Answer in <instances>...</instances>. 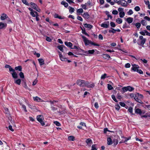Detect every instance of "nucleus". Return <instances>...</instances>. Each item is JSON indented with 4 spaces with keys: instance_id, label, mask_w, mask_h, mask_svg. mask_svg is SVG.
I'll return each mask as SVG.
<instances>
[{
    "instance_id": "1",
    "label": "nucleus",
    "mask_w": 150,
    "mask_h": 150,
    "mask_svg": "<svg viewBox=\"0 0 150 150\" xmlns=\"http://www.w3.org/2000/svg\"><path fill=\"white\" fill-rule=\"evenodd\" d=\"M82 37L83 39V41L86 45H88L89 44H91L92 45L94 46H99V45L98 44L94 43L91 41L88 40L85 36H82Z\"/></svg>"
},
{
    "instance_id": "2",
    "label": "nucleus",
    "mask_w": 150,
    "mask_h": 150,
    "mask_svg": "<svg viewBox=\"0 0 150 150\" xmlns=\"http://www.w3.org/2000/svg\"><path fill=\"white\" fill-rule=\"evenodd\" d=\"M37 120L40 123L41 125L43 126L45 125V123L44 121V120L43 116L41 115H38L37 117Z\"/></svg>"
},
{
    "instance_id": "3",
    "label": "nucleus",
    "mask_w": 150,
    "mask_h": 150,
    "mask_svg": "<svg viewBox=\"0 0 150 150\" xmlns=\"http://www.w3.org/2000/svg\"><path fill=\"white\" fill-rule=\"evenodd\" d=\"M144 96L140 94L139 93L136 94V97L135 100L137 102L141 103L142 101L141 100L143 98Z\"/></svg>"
},
{
    "instance_id": "4",
    "label": "nucleus",
    "mask_w": 150,
    "mask_h": 150,
    "mask_svg": "<svg viewBox=\"0 0 150 150\" xmlns=\"http://www.w3.org/2000/svg\"><path fill=\"white\" fill-rule=\"evenodd\" d=\"M139 40H138V41H139V40H140L141 41H140V43H139L138 42V44L139 45H142L143 47V45L146 41V39L144 38L143 37L142 35L139 36Z\"/></svg>"
},
{
    "instance_id": "5",
    "label": "nucleus",
    "mask_w": 150,
    "mask_h": 150,
    "mask_svg": "<svg viewBox=\"0 0 150 150\" xmlns=\"http://www.w3.org/2000/svg\"><path fill=\"white\" fill-rule=\"evenodd\" d=\"M86 81L81 80H78L77 82V84L81 87H85V85Z\"/></svg>"
},
{
    "instance_id": "6",
    "label": "nucleus",
    "mask_w": 150,
    "mask_h": 150,
    "mask_svg": "<svg viewBox=\"0 0 150 150\" xmlns=\"http://www.w3.org/2000/svg\"><path fill=\"white\" fill-rule=\"evenodd\" d=\"M31 7L38 12H40V9L38 8V6L35 3L33 2H31L30 4Z\"/></svg>"
},
{
    "instance_id": "7",
    "label": "nucleus",
    "mask_w": 150,
    "mask_h": 150,
    "mask_svg": "<svg viewBox=\"0 0 150 150\" xmlns=\"http://www.w3.org/2000/svg\"><path fill=\"white\" fill-rule=\"evenodd\" d=\"M119 5H121L122 6L124 7H127V2L125 0H120Z\"/></svg>"
},
{
    "instance_id": "8",
    "label": "nucleus",
    "mask_w": 150,
    "mask_h": 150,
    "mask_svg": "<svg viewBox=\"0 0 150 150\" xmlns=\"http://www.w3.org/2000/svg\"><path fill=\"white\" fill-rule=\"evenodd\" d=\"M132 67L131 68V70L134 71H137L138 68H139V66L136 64H132Z\"/></svg>"
},
{
    "instance_id": "9",
    "label": "nucleus",
    "mask_w": 150,
    "mask_h": 150,
    "mask_svg": "<svg viewBox=\"0 0 150 150\" xmlns=\"http://www.w3.org/2000/svg\"><path fill=\"white\" fill-rule=\"evenodd\" d=\"M33 100L37 102H44V101L43 100L41 99L39 97H38V96H35V97H33Z\"/></svg>"
},
{
    "instance_id": "10",
    "label": "nucleus",
    "mask_w": 150,
    "mask_h": 150,
    "mask_svg": "<svg viewBox=\"0 0 150 150\" xmlns=\"http://www.w3.org/2000/svg\"><path fill=\"white\" fill-rule=\"evenodd\" d=\"M7 24L0 22V29H5L7 27Z\"/></svg>"
},
{
    "instance_id": "11",
    "label": "nucleus",
    "mask_w": 150,
    "mask_h": 150,
    "mask_svg": "<svg viewBox=\"0 0 150 150\" xmlns=\"http://www.w3.org/2000/svg\"><path fill=\"white\" fill-rule=\"evenodd\" d=\"M85 86L88 88H93L94 86V84L93 83H90L88 81H86Z\"/></svg>"
},
{
    "instance_id": "12",
    "label": "nucleus",
    "mask_w": 150,
    "mask_h": 150,
    "mask_svg": "<svg viewBox=\"0 0 150 150\" xmlns=\"http://www.w3.org/2000/svg\"><path fill=\"white\" fill-rule=\"evenodd\" d=\"M8 18L7 15L4 13H2L1 16L0 18L1 20H4Z\"/></svg>"
},
{
    "instance_id": "13",
    "label": "nucleus",
    "mask_w": 150,
    "mask_h": 150,
    "mask_svg": "<svg viewBox=\"0 0 150 150\" xmlns=\"http://www.w3.org/2000/svg\"><path fill=\"white\" fill-rule=\"evenodd\" d=\"M13 72L11 73L12 76L14 79H15L18 77V75L16 72H15V70L14 69L13 71H12Z\"/></svg>"
},
{
    "instance_id": "14",
    "label": "nucleus",
    "mask_w": 150,
    "mask_h": 150,
    "mask_svg": "<svg viewBox=\"0 0 150 150\" xmlns=\"http://www.w3.org/2000/svg\"><path fill=\"white\" fill-rule=\"evenodd\" d=\"M14 83L18 85H20L21 82V80L20 79H14Z\"/></svg>"
},
{
    "instance_id": "15",
    "label": "nucleus",
    "mask_w": 150,
    "mask_h": 150,
    "mask_svg": "<svg viewBox=\"0 0 150 150\" xmlns=\"http://www.w3.org/2000/svg\"><path fill=\"white\" fill-rule=\"evenodd\" d=\"M101 26L105 28H107L109 26V22H108V24L102 23L101 24Z\"/></svg>"
},
{
    "instance_id": "16",
    "label": "nucleus",
    "mask_w": 150,
    "mask_h": 150,
    "mask_svg": "<svg viewBox=\"0 0 150 150\" xmlns=\"http://www.w3.org/2000/svg\"><path fill=\"white\" fill-rule=\"evenodd\" d=\"M133 18L132 17H129L126 19V21L128 23H131L133 21Z\"/></svg>"
},
{
    "instance_id": "17",
    "label": "nucleus",
    "mask_w": 150,
    "mask_h": 150,
    "mask_svg": "<svg viewBox=\"0 0 150 150\" xmlns=\"http://www.w3.org/2000/svg\"><path fill=\"white\" fill-rule=\"evenodd\" d=\"M59 57L61 60L62 61H65L66 60V59L64 58L61 54V52H59Z\"/></svg>"
},
{
    "instance_id": "18",
    "label": "nucleus",
    "mask_w": 150,
    "mask_h": 150,
    "mask_svg": "<svg viewBox=\"0 0 150 150\" xmlns=\"http://www.w3.org/2000/svg\"><path fill=\"white\" fill-rule=\"evenodd\" d=\"M112 143V139L110 137H108L107 138V144L108 145H111Z\"/></svg>"
},
{
    "instance_id": "19",
    "label": "nucleus",
    "mask_w": 150,
    "mask_h": 150,
    "mask_svg": "<svg viewBox=\"0 0 150 150\" xmlns=\"http://www.w3.org/2000/svg\"><path fill=\"white\" fill-rule=\"evenodd\" d=\"M86 142L88 145H91L92 144L93 142L92 140L90 139H88L86 140Z\"/></svg>"
},
{
    "instance_id": "20",
    "label": "nucleus",
    "mask_w": 150,
    "mask_h": 150,
    "mask_svg": "<svg viewBox=\"0 0 150 150\" xmlns=\"http://www.w3.org/2000/svg\"><path fill=\"white\" fill-rule=\"evenodd\" d=\"M40 65H42L44 64V60L42 59H38Z\"/></svg>"
},
{
    "instance_id": "21",
    "label": "nucleus",
    "mask_w": 150,
    "mask_h": 150,
    "mask_svg": "<svg viewBox=\"0 0 150 150\" xmlns=\"http://www.w3.org/2000/svg\"><path fill=\"white\" fill-rule=\"evenodd\" d=\"M83 25L85 27L88 28L90 29H91L93 27V26L92 25L87 23L84 24Z\"/></svg>"
},
{
    "instance_id": "22",
    "label": "nucleus",
    "mask_w": 150,
    "mask_h": 150,
    "mask_svg": "<svg viewBox=\"0 0 150 150\" xmlns=\"http://www.w3.org/2000/svg\"><path fill=\"white\" fill-rule=\"evenodd\" d=\"M141 117L142 118H147L148 117H149L150 118V113H146L145 115H141Z\"/></svg>"
},
{
    "instance_id": "23",
    "label": "nucleus",
    "mask_w": 150,
    "mask_h": 150,
    "mask_svg": "<svg viewBox=\"0 0 150 150\" xmlns=\"http://www.w3.org/2000/svg\"><path fill=\"white\" fill-rule=\"evenodd\" d=\"M135 113L136 114L141 115L142 113V112L141 109L139 108H137L135 110Z\"/></svg>"
},
{
    "instance_id": "24",
    "label": "nucleus",
    "mask_w": 150,
    "mask_h": 150,
    "mask_svg": "<svg viewBox=\"0 0 150 150\" xmlns=\"http://www.w3.org/2000/svg\"><path fill=\"white\" fill-rule=\"evenodd\" d=\"M64 43L68 47H71L72 46V44L70 42H65Z\"/></svg>"
},
{
    "instance_id": "25",
    "label": "nucleus",
    "mask_w": 150,
    "mask_h": 150,
    "mask_svg": "<svg viewBox=\"0 0 150 150\" xmlns=\"http://www.w3.org/2000/svg\"><path fill=\"white\" fill-rule=\"evenodd\" d=\"M82 16L83 18H88L89 17V15L87 12L84 13L82 15Z\"/></svg>"
},
{
    "instance_id": "26",
    "label": "nucleus",
    "mask_w": 150,
    "mask_h": 150,
    "mask_svg": "<svg viewBox=\"0 0 150 150\" xmlns=\"http://www.w3.org/2000/svg\"><path fill=\"white\" fill-rule=\"evenodd\" d=\"M5 67L6 68H8L9 69V71H13L14 69H13L11 67L8 65H6L5 66Z\"/></svg>"
},
{
    "instance_id": "27",
    "label": "nucleus",
    "mask_w": 150,
    "mask_h": 150,
    "mask_svg": "<svg viewBox=\"0 0 150 150\" xmlns=\"http://www.w3.org/2000/svg\"><path fill=\"white\" fill-rule=\"evenodd\" d=\"M120 17L121 18H123L125 16V13L124 12H119V13Z\"/></svg>"
},
{
    "instance_id": "28",
    "label": "nucleus",
    "mask_w": 150,
    "mask_h": 150,
    "mask_svg": "<svg viewBox=\"0 0 150 150\" xmlns=\"http://www.w3.org/2000/svg\"><path fill=\"white\" fill-rule=\"evenodd\" d=\"M83 12V9L81 8H80L79 9H78L77 10V14H79L80 13H82Z\"/></svg>"
},
{
    "instance_id": "29",
    "label": "nucleus",
    "mask_w": 150,
    "mask_h": 150,
    "mask_svg": "<svg viewBox=\"0 0 150 150\" xmlns=\"http://www.w3.org/2000/svg\"><path fill=\"white\" fill-rule=\"evenodd\" d=\"M127 87L128 91H132L134 89V88L133 87H131L130 86H128Z\"/></svg>"
},
{
    "instance_id": "30",
    "label": "nucleus",
    "mask_w": 150,
    "mask_h": 150,
    "mask_svg": "<svg viewBox=\"0 0 150 150\" xmlns=\"http://www.w3.org/2000/svg\"><path fill=\"white\" fill-rule=\"evenodd\" d=\"M116 22L118 24H121L122 23V21L121 18H118L116 19Z\"/></svg>"
},
{
    "instance_id": "31",
    "label": "nucleus",
    "mask_w": 150,
    "mask_h": 150,
    "mask_svg": "<svg viewBox=\"0 0 150 150\" xmlns=\"http://www.w3.org/2000/svg\"><path fill=\"white\" fill-rule=\"evenodd\" d=\"M69 10L70 13H72L74 12L75 9L73 8H72L71 7H69Z\"/></svg>"
},
{
    "instance_id": "32",
    "label": "nucleus",
    "mask_w": 150,
    "mask_h": 150,
    "mask_svg": "<svg viewBox=\"0 0 150 150\" xmlns=\"http://www.w3.org/2000/svg\"><path fill=\"white\" fill-rule=\"evenodd\" d=\"M147 31V30H144V31L140 32H139V33L141 35H142L145 36L146 35V33Z\"/></svg>"
},
{
    "instance_id": "33",
    "label": "nucleus",
    "mask_w": 150,
    "mask_h": 150,
    "mask_svg": "<svg viewBox=\"0 0 150 150\" xmlns=\"http://www.w3.org/2000/svg\"><path fill=\"white\" fill-rule=\"evenodd\" d=\"M61 4L64 5V6L66 7H68V4L65 1H62L61 2Z\"/></svg>"
},
{
    "instance_id": "34",
    "label": "nucleus",
    "mask_w": 150,
    "mask_h": 150,
    "mask_svg": "<svg viewBox=\"0 0 150 150\" xmlns=\"http://www.w3.org/2000/svg\"><path fill=\"white\" fill-rule=\"evenodd\" d=\"M112 142L114 144V145H116L117 144H118V141L117 139H115L113 140Z\"/></svg>"
},
{
    "instance_id": "35",
    "label": "nucleus",
    "mask_w": 150,
    "mask_h": 150,
    "mask_svg": "<svg viewBox=\"0 0 150 150\" xmlns=\"http://www.w3.org/2000/svg\"><path fill=\"white\" fill-rule=\"evenodd\" d=\"M68 140H69L74 141V140L75 137L72 136H70L68 137Z\"/></svg>"
},
{
    "instance_id": "36",
    "label": "nucleus",
    "mask_w": 150,
    "mask_h": 150,
    "mask_svg": "<svg viewBox=\"0 0 150 150\" xmlns=\"http://www.w3.org/2000/svg\"><path fill=\"white\" fill-rule=\"evenodd\" d=\"M15 69L16 70H18L19 71H22V67L21 66H18V67H16Z\"/></svg>"
},
{
    "instance_id": "37",
    "label": "nucleus",
    "mask_w": 150,
    "mask_h": 150,
    "mask_svg": "<svg viewBox=\"0 0 150 150\" xmlns=\"http://www.w3.org/2000/svg\"><path fill=\"white\" fill-rule=\"evenodd\" d=\"M64 46L63 45L59 46L57 47V48L61 51L63 52V47Z\"/></svg>"
},
{
    "instance_id": "38",
    "label": "nucleus",
    "mask_w": 150,
    "mask_h": 150,
    "mask_svg": "<svg viewBox=\"0 0 150 150\" xmlns=\"http://www.w3.org/2000/svg\"><path fill=\"white\" fill-rule=\"evenodd\" d=\"M122 91H123V93L127 91H128L127 87H124L122 88Z\"/></svg>"
},
{
    "instance_id": "39",
    "label": "nucleus",
    "mask_w": 150,
    "mask_h": 150,
    "mask_svg": "<svg viewBox=\"0 0 150 150\" xmlns=\"http://www.w3.org/2000/svg\"><path fill=\"white\" fill-rule=\"evenodd\" d=\"M103 57L105 58V59H106V58H110V56L108 54H103Z\"/></svg>"
},
{
    "instance_id": "40",
    "label": "nucleus",
    "mask_w": 150,
    "mask_h": 150,
    "mask_svg": "<svg viewBox=\"0 0 150 150\" xmlns=\"http://www.w3.org/2000/svg\"><path fill=\"white\" fill-rule=\"evenodd\" d=\"M108 88L109 90H112L113 89V87L112 86L109 84H108Z\"/></svg>"
},
{
    "instance_id": "41",
    "label": "nucleus",
    "mask_w": 150,
    "mask_h": 150,
    "mask_svg": "<svg viewBox=\"0 0 150 150\" xmlns=\"http://www.w3.org/2000/svg\"><path fill=\"white\" fill-rule=\"evenodd\" d=\"M19 76L22 79H23L24 78V76L23 74V73L22 72H21L19 73Z\"/></svg>"
},
{
    "instance_id": "42",
    "label": "nucleus",
    "mask_w": 150,
    "mask_h": 150,
    "mask_svg": "<svg viewBox=\"0 0 150 150\" xmlns=\"http://www.w3.org/2000/svg\"><path fill=\"white\" fill-rule=\"evenodd\" d=\"M54 123L57 126H60L61 125L60 123L57 121H54Z\"/></svg>"
},
{
    "instance_id": "43",
    "label": "nucleus",
    "mask_w": 150,
    "mask_h": 150,
    "mask_svg": "<svg viewBox=\"0 0 150 150\" xmlns=\"http://www.w3.org/2000/svg\"><path fill=\"white\" fill-rule=\"evenodd\" d=\"M35 11H32L30 12V15L33 17H35L36 16V14H35Z\"/></svg>"
},
{
    "instance_id": "44",
    "label": "nucleus",
    "mask_w": 150,
    "mask_h": 150,
    "mask_svg": "<svg viewBox=\"0 0 150 150\" xmlns=\"http://www.w3.org/2000/svg\"><path fill=\"white\" fill-rule=\"evenodd\" d=\"M130 96L132 98H134L135 99L136 97V94H134L133 93L131 94H130Z\"/></svg>"
},
{
    "instance_id": "45",
    "label": "nucleus",
    "mask_w": 150,
    "mask_h": 150,
    "mask_svg": "<svg viewBox=\"0 0 150 150\" xmlns=\"http://www.w3.org/2000/svg\"><path fill=\"white\" fill-rule=\"evenodd\" d=\"M135 26L137 28H139L141 26V24L139 23H137L135 24Z\"/></svg>"
},
{
    "instance_id": "46",
    "label": "nucleus",
    "mask_w": 150,
    "mask_h": 150,
    "mask_svg": "<svg viewBox=\"0 0 150 150\" xmlns=\"http://www.w3.org/2000/svg\"><path fill=\"white\" fill-rule=\"evenodd\" d=\"M141 23L143 25H145L146 24V21L144 20H142L141 21Z\"/></svg>"
},
{
    "instance_id": "47",
    "label": "nucleus",
    "mask_w": 150,
    "mask_h": 150,
    "mask_svg": "<svg viewBox=\"0 0 150 150\" xmlns=\"http://www.w3.org/2000/svg\"><path fill=\"white\" fill-rule=\"evenodd\" d=\"M133 12L132 9H130L129 11L127 12V14L128 15H130L132 14Z\"/></svg>"
},
{
    "instance_id": "48",
    "label": "nucleus",
    "mask_w": 150,
    "mask_h": 150,
    "mask_svg": "<svg viewBox=\"0 0 150 150\" xmlns=\"http://www.w3.org/2000/svg\"><path fill=\"white\" fill-rule=\"evenodd\" d=\"M134 9L136 11H139L140 10V8L139 6H136L134 8Z\"/></svg>"
},
{
    "instance_id": "49",
    "label": "nucleus",
    "mask_w": 150,
    "mask_h": 150,
    "mask_svg": "<svg viewBox=\"0 0 150 150\" xmlns=\"http://www.w3.org/2000/svg\"><path fill=\"white\" fill-rule=\"evenodd\" d=\"M22 1L27 6H29V4L27 1L26 0H22Z\"/></svg>"
},
{
    "instance_id": "50",
    "label": "nucleus",
    "mask_w": 150,
    "mask_h": 150,
    "mask_svg": "<svg viewBox=\"0 0 150 150\" xmlns=\"http://www.w3.org/2000/svg\"><path fill=\"white\" fill-rule=\"evenodd\" d=\"M35 14H36V16H35L36 20L37 21H38L39 20V18L38 17L39 15H38V13L36 11H35Z\"/></svg>"
},
{
    "instance_id": "51",
    "label": "nucleus",
    "mask_w": 150,
    "mask_h": 150,
    "mask_svg": "<svg viewBox=\"0 0 150 150\" xmlns=\"http://www.w3.org/2000/svg\"><path fill=\"white\" fill-rule=\"evenodd\" d=\"M109 32L110 33H115V30L114 29L112 28V29L109 30Z\"/></svg>"
},
{
    "instance_id": "52",
    "label": "nucleus",
    "mask_w": 150,
    "mask_h": 150,
    "mask_svg": "<svg viewBox=\"0 0 150 150\" xmlns=\"http://www.w3.org/2000/svg\"><path fill=\"white\" fill-rule=\"evenodd\" d=\"M107 74H104L103 75H102L101 77V79H104L106 77Z\"/></svg>"
},
{
    "instance_id": "53",
    "label": "nucleus",
    "mask_w": 150,
    "mask_h": 150,
    "mask_svg": "<svg viewBox=\"0 0 150 150\" xmlns=\"http://www.w3.org/2000/svg\"><path fill=\"white\" fill-rule=\"evenodd\" d=\"M110 26L112 27H115L116 26L115 23L112 22H110Z\"/></svg>"
},
{
    "instance_id": "54",
    "label": "nucleus",
    "mask_w": 150,
    "mask_h": 150,
    "mask_svg": "<svg viewBox=\"0 0 150 150\" xmlns=\"http://www.w3.org/2000/svg\"><path fill=\"white\" fill-rule=\"evenodd\" d=\"M20 105L22 106V107L23 108L24 110V111L25 112H27V110L26 109V106L24 105H22L21 103H20Z\"/></svg>"
},
{
    "instance_id": "55",
    "label": "nucleus",
    "mask_w": 150,
    "mask_h": 150,
    "mask_svg": "<svg viewBox=\"0 0 150 150\" xmlns=\"http://www.w3.org/2000/svg\"><path fill=\"white\" fill-rule=\"evenodd\" d=\"M81 6L84 9L86 10L87 9L86 5L85 4H82L81 5Z\"/></svg>"
},
{
    "instance_id": "56",
    "label": "nucleus",
    "mask_w": 150,
    "mask_h": 150,
    "mask_svg": "<svg viewBox=\"0 0 150 150\" xmlns=\"http://www.w3.org/2000/svg\"><path fill=\"white\" fill-rule=\"evenodd\" d=\"M115 108L116 110H119L120 108V106L118 104L116 105H115Z\"/></svg>"
},
{
    "instance_id": "57",
    "label": "nucleus",
    "mask_w": 150,
    "mask_h": 150,
    "mask_svg": "<svg viewBox=\"0 0 150 150\" xmlns=\"http://www.w3.org/2000/svg\"><path fill=\"white\" fill-rule=\"evenodd\" d=\"M125 66L126 68H129L130 67V64L129 63H127L125 64Z\"/></svg>"
},
{
    "instance_id": "58",
    "label": "nucleus",
    "mask_w": 150,
    "mask_h": 150,
    "mask_svg": "<svg viewBox=\"0 0 150 150\" xmlns=\"http://www.w3.org/2000/svg\"><path fill=\"white\" fill-rule=\"evenodd\" d=\"M95 52L94 50H88V53L89 54H93Z\"/></svg>"
},
{
    "instance_id": "59",
    "label": "nucleus",
    "mask_w": 150,
    "mask_h": 150,
    "mask_svg": "<svg viewBox=\"0 0 150 150\" xmlns=\"http://www.w3.org/2000/svg\"><path fill=\"white\" fill-rule=\"evenodd\" d=\"M112 13L114 15H117L118 13V12L116 10H114L112 11Z\"/></svg>"
},
{
    "instance_id": "60",
    "label": "nucleus",
    "mask_w": 150,
    "mask_h": 150,
    "mask_svg": "<svg viewBox=\"0 0 150 150\" xmlns=\"http://www.w3.org/2000/svg\"><path fill=\"white\" fill-rule=\"evenodd\" d=\"M46 40L47 41L49 42H50L52 41V39L50 37L47 36L46 37Z\"/></svg>"
},
{
    "instance_id": "61",
    "label": "nucleus",
    "mask_w": 150,
    "mask_h": 150,
    "mask_svg": "<svg viewBox=\"0 0 150 150\" xmlns=\"http://www.w3.org/2000/svg\"><path fill=\"white\" fill-rule=\"evenodd\" d=\"M128 111L130 113H132L133 111V109L131 107H129L128 109Z\"/></svg>"
},
{
    "instance_id": "62",
    "label": "nucleus",
    "mask_w": 150,
    "mask_h": 150,
    "mask_svg": "<svg viewBox=\"0 0 150 150\" xmlns=\"http://www.w3.org/2000/svg\"><path fill=\"white\" fill-rule=\"evenodd\" d=\"M77 19L78 20H79L80 21H83V19L80 16H78L77 17Z\"/></svg>"
},
{
    "instance_id": "63",
    "label": "nucleus",
    "mask_w": 150,
    "mask_h": 150,
    "mask_svg": "<svg viewBox=\"0 0 150 150\" xmlns=\"http://www.w3.org/2000/svg\"><path fill=\"white\" fill-rule=\"evenodd\" d=\"M124 11V8L120 7L118 8V11L119 12H123Z\"/></svg>"
},
{
    "instance_id": "64",
    "label": "nucleus",
    "mask_w": 150,
    "mask_h": 150,
    "mask_svg": "<svg viewBox=\"0 0 150 150\" xmlns=\"http://www.w3.org/2000/svg\"><path fill=\"white\" fill-rule=\"evenodd\" d=\"M91 150H97V149L95 147V145H93L92 146Z\"/></svg>"
}]
</instances>
